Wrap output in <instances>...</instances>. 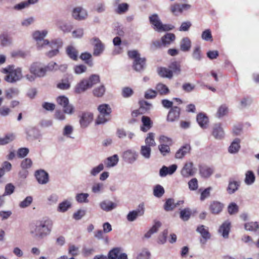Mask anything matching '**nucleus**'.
<instances>
[{"mask_svg":"<svg viewBox=\"0 0 259 259\" xmlns=\"http://www.w3.org/2000/svg\"><path fill=\"white\" fill-rule=\"evenodd\" d=\"M224 205L218 201L213 202L210 205V210H222Z\"/></svg>","mask_w":259,"mask_h":259,"instance_id":"nucleus-54","label":"nucleus"},{"mask_svg":"<svg viewBox=\"0 0 259 259\" xmlns=\"http://www.w3.org/2000/svg\"><path fill=\"white\" fill-rule=\"evenodd\" d=\"M157 71L158 74L162 77L171 78L172 77V71L165 67H160Z\"/></svg>","mask_w":259,"mask_h":259,"instance_id":"nucleus-29","label":"nucleus"},{"mask_svg":"<svg viewBox=\"0 0 259 259\" xmlns=\"http://www.w3.org/2000/svg\"><path fill=\"white\" fill-rule=\"evenodd\" d=\"M93 114L90 112H83L80 115L79 123L82 128L87 127L93 120Z\"/></svg>","mask_w":259,"mask_h":259,"instance_id":"nucleus-10","label":"nucleus"},{"mask_svg":"<svg viewBox=\"0 0 259 259\" xmlns=\"http://www.w3.org/2000/svg\"><path fill=\"white\" fill-rule=\"evenodd\" d=\"M196 120L201 127L203 128H206L207 127L208 118L205 114L203 113L198 114L197 116Z\"/></svg>","mask_w":259,"mask_h":259,"instance_id":"nucleus-20","label":"nucleus"},{"mask_svg":"<svg viewBox=\"0 0 259 259\" xmlns=\"http://www.w3.org/2000/svg\"><path fill=\"white\" fill-rule=\"evenodd\" d=\"M175 35L173 33H166L161 38V41L164 46L169 45L175 39Z\"/></svg>","mask_w":259,"mask_h":259,"instance_id":"nucleus-34","label":"nucleus"},{"mask_svg":"<svg viewBox=\"0 0 259 259\" xmlns=\"http://www.w3.org/2000/svg\"><path fill=\"white\" fill-rule=\"evenodd\" d=\"M104 189V184L102 183H95L92 187V191L94 193H100Z\"/></svg>","mask_w":259,"mask_h":259,"instance_id":"nucleus-52","label":"nucleus"},{"mask_svg":"<svg viewBox=\"0 0 259 259\" xmlns=\"http://www.w3.org/2000/svg\"><path fill=\"white\" fill-rule=\"evenodd\" d=\"M57 102L62 107H65L69 103V99L65 96H60L57 98Z\"/></svg>","mask_w":259,"mask_h":259,"instance_id":"nucleus-61","label":"nucleus"},{"mask_svg":"<svg viewBox=\"0 0 259 259\" xmlns=\"http://www.w3.org/2000/svg\"><path fill=\"white\" fill-rule=\"evenodd\" d=\"M15 136L12 134L6 135L4 137L0 138V145H5L13 141Z\"/></svg>","mask_w":259,"mask_h":259,"instance_id":"nucleus-44","label":"nucleus"},{"mask_svg":"<svg viewBox=\"0 0 259 259\" xmlns=\"http://www.w3.org/2000/svg\"><path fill=\"white\" fill-rule=\"evenodd\" d=\"M100 81V76L97 74L91 75L88 79H83L81 80L76 87L75 92L79 94L83 92L89 88H91L93 85L99 83Z\"/></svg>","mask_w":259,"mask_h":259,"instance_id":"nucleus-3","label":"nucleus"},{"mask_svg":"<svg viewBox=\"0 0 259 259\" xmlns=\"http://www.w3.org/2000/svg\"><path fill=\"white\" fill-rule=\"evenodd\" d=\"M191 47V42L190 39L187 37L183 38L180 42V49L183 52H188L190 50Z\"/></svg>","mask_w":259,"mask_h":259,"instance_id":"nucleus-27","label":"nucleus"},{"mask_svg":"<svg viewBox=\"0 0 259 259\" xmlns=\"http://www.w3.org/2000/svg\"><path fill=\"white\" fill-rule=\"evenodd\" d=\"M35 177L39 184H46L49 182V174L44 170H36Z\"/></svg>","mask_w":259,"mask_h":259,"instance_id":"nucleus-13","label":"nucleus"},{"mask_svg":"<svg viewBox=\"0 0 259 259\" xmlns=\"http://www.w3.org/2000/svg\"><path fill=\"white\" fill-rule=\"evenodd\" d=\"M165 190L160 185H156L153 189V195L157 198H161L164 194Z\"/></svg>","mask_w":259,"mask_h":259,"instance_id":"nucleus-39","label":"nucleus"},{"mask_svg":"<svg viewBox=\"0 0 259 259\" xmlns=\"http://www.w3.org/2000/svg\"><path fill=\"white\" fill-rule=\"evenodd\" d=\"M32 164V160L30 158H26L22 161L21 163V167L22 169H27L30 168Z\"/></svg>","mask_w":259,"mask_h":259,"instance_id":"nucleus-62","label":"nucleus"},{"mask_svg":"<svg viewBox=\"0 0 259 259\" xmlns=\"http://www.w3.org/2000/svg\"><path fill=\"white\" fill-rule=\"evenodd\" d=\"M26 134L28 140H33L40 137L39 131L34 127H30L27 130Z\"/></svg>","mask_w":259,"mask_h":259,"instance_id":"nucleus-24","label":"nucleus"},{"mask_svg":"<svg viewBox=\"0 0 259 259\" xmlns=\"http://www.w3.org/2000/svg\"><path fill=\"white\" fill-rule=\"evenodd\" d=\"M143 214L144 211H130L127 215V219L129 221H133L138 216H141Z\"/></svg>","mask_w":259,"mask_h":259,"instance_id":"nucleus-51","label":"nucleus"},{"mask_svg":"<svg viewBox=\"0 0 259 259\" xmlns=\"http://www.w3.org/2000/svg\"><path fill=\"white\" fill-rule=\"evenodd\" d=\"M87 16V12L81 7L74 8L72 11V17L76 20H83Z\"/></svg>","mask_w":259,"mask_h":259,"instance_id":"nucleus-11","label":"nucleus"},{"mask_svg":"<svg viewBox=\"0 0 259 259\" xmlns=\"http://www.w3.org/2000/svg\"><path fill=\"white\" fill-rule=\"evenodd\" d=\"M57 66H58V64L54 62H50L47 65L44 66L45 73H46L48 71L57 70Z\"/></svg>","mask_w":259,"mask_h":259,"instance_id":"nucleus-64","label":"nucleus"},{"mask_svg":"<svg viewBox=\"0 0 259 259\" xmlns=\"http://www.w3.org/2000/svg\"><path fill=\"white\" fill-rule=\"evenodd\" d=\"M255 177L253 172L251 170H248L245 174L244 182L247 185L253 184L255 181Z\"/></svg>","mask_w":259,"mask_h":259,"instance_id":"nucleus-32","label":"nucleus"},{"mask_svg":"<svg viewBox=\"0 0 259 259\" xmlns=\"http://www.w3.org/2000/svg\"><path fill=\"white\" fill-rule=\"evenodd\" d=\"M89 194L87 193H78L75 196L76 201L80 203L89 202Z\"/></svg>","mask_w":259,"mask_h":259,"instance_id":"nucleus-35","label":"nucleus"},{"mask_svg":"<svg viewBox=\"0 0 259 259\" xmlns=\"http://www.w3.org/2000/svg\"><path fill=\"white\" fill-rule=\"evenodd\" d=\"M14 186L11 183H9L7 184L5 186V192L3 194V195H4L5 196L6 195H10L14 192Z\"/></svg>","mask_w":259,"mask_h":259,"instance_id":"nucleus-63","label":"nucleus"},{"mask_svg":"<svg viewBox=\"0 0 259 259\" xmlns=\"http://www.w3.org/2000/svg\"><path fill=\"white\" fill-rule=\"evenodd\" d=\"M139 104L140 105V110H141L142 112H146L149 110L152 107V104L146 101H141Z\"/></svg>","mask_w":259,"mask_h":259,"instance_id":"nucleus-53","label":"nucleus"},{"mask_svg":"<svg viewBox=\"0 0 259 259\" xmlns=\"http://www.w3.org/2000/svg\"><path fill=\"white\" fill-rule=\"evenodd\" d=\"M79 247L75 245H70L68 248V253L72 256H76L79 254Z\"/></svg>","mask_w":259,"mask_h":259,"instance_id":"nucleus-59","label":"nucleus"},{"mask_svg":"<svg viewBox=\"0 0 259 259\" xmlns=\"http://www.w3.org/2000/svg\"><path fill=\"white\" fill-rule=\"evenodd\" d=\"M192 56L193 59L196 61H200L202 60L203 56L200 46H197L194 48Z\"/></svg>","mask_w":259,"mask_h":259,"instance_id":"nucleus-36","label":"nucleus"},{"mask_svg":"<svg viewBox=\"0 0 259 259\" xmlns=\"http://www.w3.org/2000/svg\"><path fill=\"white\" fill-rule=\"evenodd\" d=\"M98 109L100 114L106 115H109L111 112V109L108 104H102L100 105Z\"/></svg>","mask_w":259,"mask_h":259,"instance_id":"nucleus-42","label":"nucleus"},{"mask_svg":"<svg viewBox=\"0 0 259 259\" xmlns=\"http://www.w3.org/2000/svg\"><path fill=\"white\" fill-rule=\"evenodd\" d=\"M191 5L189 4H176L171 7V11L175 15H178L182 13L184 11L188 10L191 8Z\"/></svg>","mask_w":259,"mask_h":259,"instance_id":"nucleus-15","label":"nucleus"},{"mask_svg":"<svg viewBox=\"0 0 259 259\" xmlns=\"http://www.w3.org/2000/svg\"><path fill=\"white\" fill-rule=\"evenodd\" d=\"M156 89L160 95H166L169 92L168 88L165 84L161 83H158Z\"/></svg>","mask_w":259,"mask_h":259,"instance_id":"nucleus-46","label":"nucleus"},{"mask_svg":"<svg viewBox=\"0 0 259 259\" xmlns=\"http://www.w3.org/2000/svg\"><path fill=\"white\" fill-rule=\"evenodd\" d=\"M63 45V42L62 39L60 38L56 39L53 40L51 42L49 41V45H46L45 48L47 49H49V48H57L59 50Z\"/></svg>","mask_w":259,"mask_h":259,"instance_id":"nucleus-33","label":"nucleus"},{"mask_svg":"<svg viewBox=\"0 0 259 259\" xmlns=\"http://www.w3.org/2000/svg\"><path fill=\"white\" fill-rule=\"evenodd\" d=\"M19 94V90L17 88H10L6 91V96L8 99H12Z\"/></svg>","mask_w":259,"mask_h":259,"instance_id":"nucleus-50","label":"nucleus"},{"mask_svg":"<svg viewBox=\"0 0 259 259\" xmlns=\"http://www.w3.org/2000/svg\"><path fill=\"white\" fill-rule=\"evenodd\" d=\"M240 140L238 138H236L229 146L228 148L229 152L232 154L238 152L240 148Z\"/></svg>","mask_w":259,"mask_h":259,"instance_id":"nucleus-25","label":"nucleus"},{"mask_svg":"<svg viewBox=\"0 0 259 259\" xmlns=\"http://www.w3.org/2000/svg\"><path fill=\"white\" fill-rule=\"evenodd\" d=\"M117 204L109 200H106L100 203V207L103 210H111L116 208Z\"/></svg>","mask_w":259,"mask_h":259,"instance_id":"nucleus-22","label":"nucleus"},{"mask_svg":"<svg viewBox=\"0 0 259 259\" xmlns=\"http://www.w3.org/2000/svg\"><path fill=\"white\" fill-rule=\"evenodd\" d=\"M128 56L130 58L134 59L133 68L138 72L143 71L146 66V59L141 58L140 55L136 50H132L128 52Z\"/></svg>","mask_w":259,"mask_h":259,"instance_id":"nucleus-4","label":"nucleus"},{"mask_svg":"<svg viewBox=\"0 0 259 259\" xmlns=\"http://www.w3.org/2000/svg\"><path fill=\"white\" fill-rule=\"evenodd\" d=\"M2 72L7 74L5 77V80L10 83H15L20 80L23 77L21 68L18 67L15 69L14 65H9L3 68Z\"/></svg>","mask_w":259,"mask_h":259,"instance_id":"nucleus-2","label":"nucleus"},{"mask_svg":"<svg viewBox=\"0 0 259 259\" xmlns=\"http://www.w3.org/2000/svg\"><path fill=\"white\" fill-rule=\"evenodd\" d=\"M230 227L231 223L229 221H226L220 227L219 233L221 234L224 238H228L230 231Z\"/></svg>","mask_w":259,"mask_h":259,"instance_id":"nucleus-16","label":"nucleus"},{"mask_svg":"<svg viewBox=\"0 0 259 259\" xmlns=\"http://www.w3.org/2000/svg\"><path fill=\"white\" fill-rule=\"evenodd\" d=\"M151 149L148 146H142L140 150L141 154L146 159H149L151 156Z\"/></svg>","mask_w":259,"mask_h":259,"instance_id":"nucleus-43","label":"nucleus"},{"mask_svg":"<svg viewBox=\"0 0 259 259\" xmlns=\"http://www.w3.org/2000/svg\"><path fill=\"white\" fill-rule=\"evenodd\" d=\"M196 231L199 233L202 238L205 240L209 239L210 237V235L208 232V228L204 225H200L198 226Z\"/></svg>","mask_w":259,"mask_h":259,"instance_id":"nucleus-28","label":"nucleus"},{"mask_svg":"<svg viewBox=\"0 0 259 259\" xmlns=\"http://www.w3.org/2000/svg\"><path fill=\"white\" fill-rule=\"evenodd\" d=\"M240 183L238 181L230 180L227 191L229 194L234 193L240 187Z\"/></svg>","mask_w":259,"mask_h":259,"instance_id":"nucleus-21","label":"nucleus"},{"mask_svg":"<svg viewBox=\"0 0 259 259\" xmlns=\"http://www.w3.org/2000/svg\"><path fill=\"white\" fill-rule=\"evenodd\" d=\"M191 149V148L190 144H185L176 152L175 158L177 159L183 158L187 154L190 152Z\"/></svg>","mask_w":259,"mask_h":259,"instance_id":"nucleus-17","label":"nucleus"},{"mask_svg":"<svg viewBox=\"0 0 259 259\" xmlns=\"http://www.w3.org/2000/svg\"><path fill=\"white\" fill-rule=\"evenodd\" d=\"M104 166L103 163H100L98 165L92 168L90 171V174L93 177L97 176L101 171L104 169Z\"/></svg>","mask_w":259,"mask_h":259,"instance_id":"nucleus-45","label":"nucleus"},{"mask_svg":"<svg viewBox=\"0 0 259 259\" xmlns=\"http://www.w3.org/2000/svg\"><path fill=\"white\" fill-rule=\"evenodd\" d=\"M53 226L52 219L48 217H44L30 225L29 233L34 238L42 239L51 234Z\"/></svg>","mask_w":259,"mask_h":259,"instance_id":"nucleus-1","label":"nucleus"},{"mask_svg":"<svg viewBox=\"0 0 259 259\" xmlns=\"http://www.w3.org/2000/svg\"><path fill=\"white\" fill-rule=\"evenodd\" d=\"M133 94V90L130 87H124L122 89L121 95L123 98H129L131 97Z\"/></svg>","mask_w":259,"mask_h":259,"instance_id":"nucleus-56","label":"nucleus"},{"mask_svg":"<svg viewBox=\"0 0 259 259\" xmlns=\"http://www.w3.org/2000/svg\"><path fill=\"white\" fill-rule=\"evenodd\" d=\"M91 44L94 47L93 55L99 56L104 51L105 46L98 37H94L90 39Z\"/></svg>","mask_w":259,"mask_h":259,"instance_id":"nucleus-7","label":"nucleus"},{"mask_svg":"<svg viewBox=\"0 0 259 259\" xmlns=\"http://www.w3.org/2000/svg\"><path fill=\"white\" fill-rule=\"evenodd\" d=\"M119 161L118 156L117 154H114L112 156L108 157L105 163L107 167H111L115 166Z\"/></svg>","mask_w":259,"mask_h":259,"instance_id":"nucleus-30","label":"nucleus"},{"mask_svg":"<svg viewBox=\"0 0 259 259\" xmlns=\"http://www.w3.org/2000/svg\"><path fill=\"white\" fill-rule=\"evenodd\" d=\"M201 38L205 41H212V36L210 29H206L203 31L201 34Z\"/></svg>","mask_w":259,"mask_h":259,"instance_id":"nucleus-60","label":"nucleus"},{"mask_svg":"<svg viewBox=\"0 0 259 259\" xmlns=\"http://www.w3.org/2000/svg\"><path fill=\"white\" fill-rule=\"evenodd\" d=\"M149 21L150 23L153 25L154 28L157 31L158 30L161 26H162V23L159 18L158 15L154 14L149 17Z\"/></svg>","mask_w":259,"mask_h":259,"instance_id":"nucleus-23","label":"nucleus"},{"mask_svg":"<svg viewBox=\"0 0 259 259\" xmlns=\"http://www.w3.org/2000/svg\"><path fill=\"white\" fill-rule=\"evenodd\" d=\"M228 111V107L225 105L220 106L218 110L217 116L219 118H221L226 115Z\"/></svg>","mask_w":259,"mask_h":259,"instance_id":"nucleus-48","label":"nucleus"},{"mask_svg":"<svg viewBox=\"0 0 259 259\" xmlns=\"http://www.w3.org/2000/svg\"><path fill=\"white\" fill-rule=\"evenodd\" d=\"M193 163L192 162H186L181 170V175L185 178L194 175L195 172L193 168Z\"/></svg>","mask_w":259,"mask_h":259,"instance_id":"nucleus-14","label":"nucleus"},{"mask_svg":"<svg viewBox=\"0 0 259 259\" xmlns=\"http://www.w3.org/2000/svg\"><path fill=\"white\" fill-rule=\"evenodd\" d=\"M184 200H179L176 202L174 198H168L166 199L164 204V209L165 210H172L175 209H178L179 210H190L188 207H184Z\"/></svg>","mask_w":259,"mask_h":259,"instance_id":"nucleus-5","label":"nucleus"},{"mask_svg":"<svg viewBox=\"0 0 259 259\" xmlns=\"http://www.w3.org/2000/svg\"><path fill=\"white\" fill-rule=\"evenodd\" d=\"M155 134L153 133H149L147 137L146 138L145 142L146 143V146H148L149 147L151 146H155L156 145V143L154 140Z\"/></svg>","mask_w":259,"mask_h":259,"instance_id":"nucleus-41","label":"nucleus"},{"mask_svg":"<svg viewBox=\"0 0 259 259\" xmlns=\"http://www.w3.org/2000/svg\"><path fill=\"white\" fill-rule=\"evenodd\" d=\"M138 154L134 150L128 149L122 154L123 160L129 164H133L138 158Z\"/></svg>","mask_w":259,"mask_h":259,"instance_id":"nucleus-9","label":"nucleus"},{"mask_svg":"<svg viewBox=\"0 0 259 259\" xmlns=\"http://www.w3.org/2000/svg\"><path fill=\"white\" fill-rule=\"evenodd\" d=\"M167 234V230H164L161 234H160L158 238V243L160 244H164L166 241Z\"/></svg>","mask_w":259,"mask_h":259,"instance_id":"nucleus-55","label":"nucleus"},{"mask_svg":"<svg viewBox=\"0 0 259 259\" xmlns=\"http://www.w3.org/2000/svg\"><path fill=\"white\" fill-rule=\"evenodd\" d=\"M170 70L172 71V73L178 75L181 72V66L179 63L177 62H172L169 66Z\"/></svg>","mask_w":259,"mask_h":259,"instance_id":"nucleus-47","label":"nucleus"},{"mask_svg":"<svg viewBox=\"0 0 259 259\" xmlns=\"http://www.w3.org/2000/svg\"><path fill=\"white\" fill-rule=\"evenodd\" d=\"M122 251L120 247H115L111 250L108 253L109 259H118L119 255Z\"/></svg>","mask_w":259,"mask_h":259,"instance_id":"nucleus-37","label":"nucleus"},{"mask_svg":"<svg viewBox=\"0 0 259 259\" xmlns=\"http://www.w3.org/2000/svg\"><path fill=\"white\" fill-rule=\"evenodd\" d=\"M71 199L65 200L60 203L58 207V210H67L71 208L72 203Z\"/></svg>","mask_w":259,"mask_h":259,"instance_id":"nucleus-38","label":"nucleus"},{"mask_svg":"<svg viewBox=\"0 0 259 259\" xmlns=\"http://www.w3.org/2000/svg\"><path fill=\"white\" fill-rule=\"evenodd\" d=\"M181 112L180 108L178 106H174L169 110L166 120L168 122H174L179 119Z\"/></svg>","mask_w":259,"mask_h":259,"instance_id":"nucleus-12","label":"nucleus"},{"mask_svg":"<svg viewBox=\"0 0 259 259\" xmlns=\"http://www.w3.org/2000/svg\"><path fill=\"white\" fill-rule=\"evenodd\" d=\"M48 33V31L44 30L41 31H36L33 33V38L37 41V47L40 50L45 48L46 45H49V41L48 39H44Z\"/></svg>","mask_w":259,"mask_h":259,"instance_id":"nucleus-6","label":"nucleus"},{"mask_svg":"<svg viewBox=\"0 0 259 259\" xmlns=\"http://www.w3.org/2000/svg\"><path fill=\"white\" fill-rule=\"evenodd\" d=\"M66 51L70 58L75 61L77 60L78 52L74 47L71 46H68Z\"/></svg>","mask_w":259,"mask_h":259,"instance_id":"nucleus-26","label":"nucleus"},{"mask_svg":"<svg viewBox=\"0 0 259 259\" xmlns=\"http://www.w3.org/2000/svg\"><path fill=\"white\" fill-rule=\"evenodd\" d=\"M29 71L31 73L34 74L37 77H43L46 75L44 66L39 62L32 63L30 66Z\"/></svg>","mask_w":259,"mask_h":259,"instance_id":"nucleus-8","label":"nucleus"},{"mask_svg":"<svg viewBox=\"0 0 259 259\" xmlns=\"http://www.w3.org/2000/svg\"><path fill=\"white\" fill-rule=\"evenodd\" d=\"M158 149L163 156H166L170 153V148L168 145L160 144L158 146Z\"/></svg>","mask_w":259,"mask_h":259,"instance_id":"nucleus-58","label":"nucleus"},{"mask_svg":"<svg viewBox=\"0 0 259 259\" xmlns=\"http://www.w3.org/2000/svg\"><path fill=\"white\" fill-rule=\"evenodd\" d=\"M143 125L141 126L140 129L144 132H146L149 130L152 126V121L148 116H143L141 119Z\"/></svg>","mask_w":259,"mask_h":259,"instance_id":"nucleus-19","label":"nucleus"},{"mask_svg":"<svg viewBox=\"0 0 259 259\" xmlns=\"http://www.w3.org/2000/svg\"><path fill=\"white\" fill-rule=\"evenodd\" d=\"M244 227L247 231H256L259 228V225L257 222H250L246 223Z\"/></svg>","mask_w":259,"mask_h":259,"instance_id":"nucleus-49","label":"nucleus"},{"mask_svg":"<svg viewBox=\"0 0 259 259\" xmlns=\"http://www.w3.org/2000/svg\"><path fill=\"white\" fill-rule=\"evenodd\" d=\"M199 170L201 176L204 178L209 177L213 172V168L207 166L200 167Z\"/></svg>","mask_w":259,"mask_h":259,"instance_id":"nucleus-31","label":"nucleus"},{"mask_svg":"<svg viewBox=\"0 0 259 259\" xmlns=\"http://www.w3.org/2000/svg\"><path fill=\"white\" fill-rule=\"evenodd\" d=\"M105 92V87L103 85H102L99 87L93 90V94L95 96L101 97L104 95Z\"/></svg>","mask_w":259,"mask_h":259,"instance_id":"nucleus-57","label":"nucleus"},{"mask_svg":"<svg viewBox=\"0 0 259 259\" xmlns=\"http://www.w3.org/2000/svg\"><path fill=\"white\" fill-rule=\"evenodd\" d=\"M80 58L89 66H92L93 65L92 55L90 53L84 52L81 53L80 56Z\"/></svg>","mask_w":259,"mask_h":259,"instance_id":"nucleus-40","label":"nucleus"},{"mask_svg":"<svg viewBox=\"0 0 259 259\" xmlns=\"http://www.w3.org/2000/svg\"><path fill=\"white\" fill-rule=\"evenodd\" d=\"M224 132L220 123L215 124L213 127L212 135L216 139H222L224 137Z\"/></svg>","mask_w":259,"mask_h":259,"instance_id":"nucleus-18","label":"nucleus"}]
</instances>
